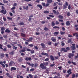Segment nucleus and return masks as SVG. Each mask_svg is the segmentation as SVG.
<instances>
[{"label":"nucleus","instance_id":"f257e3e1","mask_svg":"<svg viewBox=\"0 0 78 78\" xmlns=\"http://www.w3.org/2000/svg\"><path fill=\"white\" fill-rule=\"evenodd\" d=\"M48 64V62H43V63H41L40 65V67H41V69H44V70H45L46 69H47V67L44 66H47Z\"/></svg>","mask_w":78,"mask_h":78},{"label":"nucleus","instance_id":"f03ea898","mask_svg":"<svg viewBox=\"0 0 78 78\" xmlns=\"http://www.w3.org/2000/svg\"><path fill=\"white\" fill-rule=\"evenodd\" d=\"M2 10L0 11V12H1V13H3V14H6V10H5V7H4L3 6H2ZM4 10H5V11H4Z\"/></svg>","mask_w":78,"mask_h":78},{"label":"nucleus","instance_id":"7ed1b4c3","mask_svg":"<svg viewBox=\"0 0 78 78\" xmlns=\"http://www.w3.org/2000/svg\"><path fill=\"white\" fill-rule=\"evenodd\" d=\"M66 48V49H65V48H62V50L61 51H63L64 52H67L68 50H70V48H69V47H67Z\"/></svg>","mask_w":78,"mask_h":78},{"label":"nucleus","instance_id":"20e7f679","mask_svg":"<svg viewBox=\"0 0 78 78\" xmlns=\"http://www.w3.org/2000/svg\"><path fill=\"white\" fill-rule=\"evenodd\" d=\"M63 9H66L67 8V6H68V2H65V4L63 5Z\"/></svg>","mask_w":78,"mask_h":78},{"label":"nucleus","instance_id":"39448f33","mask_svg":"<svg viewBox=\"0 0 78 78\" xmlns=\"http://www.w3.org/2000/svg\"><path fill=\"white\" fill-rule=\"evenodd\" d=\"M74 55H75L74 54L69 53L68 54L69 58L72 59V57H73V56H74Z\"/></svg>","mask_w":78,"mask_h":78},{"label":"nucleus","instance_id":"423d86ee","mask_svg":"<svg viewBox=\"0 0 78 78\" xmlns=\"http://www.w3.org/2000/svg\"><path fill=\"white\" fill-rule=\"evenodd\" d=\"M26 48H27V47H24L23 48V49H22L21 50H20L19 51V52L20 53H21L22 52H25V51H26V50L25 49H26Z\"/></svg>","mask_w":78,"mask_h":78},{"label":"nucleus","instance_id":"0eeeda50","mask_svg":"<svg viewBox=\"0 0 78 78\" xmlns=\"http://www.w3.org/2000/svg\"><path fill=\"white\" fill-rule=\"evenodd\" d=\"M41 55H44L45 56H46L47 57H49V55L48 53H44V52H42L41 53Z\"/></svg>","mask_w":78,"mask_h":78},{"label":"nucleus","instance_id":"6e6552de","mask_svg":"<svg viewBox=\"0 0 78 78\" xmlns=\"http://www.w3.org/2000/svg\"><path fill=\"white\" fill-rule=\"evenodd\" d=\"M41 48H43V49H44L45 48V45L43 43H41Z\"/></svg>","mask_w":78,"mask_h":78},{"label":"nucleus","instance_id":"1a4fd4ad","mask_svg":"<svg viewBox=\"0 0 78 78\" xmlns=\"http://www.w3.org/2000/svg\"><path fill=\"white\" fill-rule=\"evenodd\" d=\"M33 40V38L32 37L29 38L28 40H26L27 42H31Z\"/></svg>","mask_w":78,"mask_h":78},{"label":"nucleus","instance_id":"9d476101","mask_svg":"<svg viewBox=\"0 0 78 78\" xmlns=\"http://www.w3.org/2000/svg\"><path fill=\"white\" fill-rule=\"evenodd\" d=\"M71 62H72V63L73 64V65L76 66V63H75V62H73V61H72L71 62L70 61H68V63L69 64H71Z\"/></svg>","mask_w":78,"mask_h":78},{"label":"nucleus","instance_id":"9b49d317","mask_svg":"<svg viewBox=\"0 0 78 78\" xmlns=\"http://www.w3.org/2000/svg\"><path fill=\"white\" fill-rule=\"evenodd\" d=\"M66 26H69L70 25V21H67L66 23Z\"/></svg>","mask_w":78,"mask_h":78},{"label":"nucleus","instance_id":"f8f14e48","mask_svg":"<svg viewBox=\"0 0 78 78\" xmlns=\"http://www.w3.org/2000/svg\"><path fill=\"white\" fill-rule=\"evenodd\" d=\"M31 59V57H29L28 58V57H26L25 58V60L26 61H30Z\"/></svg>","mask_w":78,"mask_h":78},{"label":"nucleus","instance_id":"ddd939ff","mask_svg":"<svg viewBox=\"0 0 78 78\" xmlns=\"http://www.w3.org/2000/svg\"><path fill=\"white\" fill-rule=\"evenodd\" d=\"M5 33H9L11 32V31L8 29H6L5 31Z\"/></svg>","mask_w":78,"mask_h":78},{"label":"nucleus","instance_id":"4468645a","mask_svg":"<svg viewBox=\"0 0 78 78\" xmlns=\"http://www.w3.org/2000/svg\"><path fill=\"white\" fill-rule=\"evenodd\" d=\"M50 57L52 61H55V58H54V57H53V55H50Z\"/></svg>","mask_w":78,"mask_h":78},{"label":"nucleus","instance_id":"2eb2a0df","mask_svg":"<svg viewBox=\"0 0 78 78\" xmlns=\"http://www.w3.org/2000/svg\"><path fill=\"white\" fill-rule=\"evenodd\" d=\"M70 48L71 49H72V50H75V49H76V47H75V46H71L70 47Z\"/></svg>","mask_w":78,"mask_h":78},{"label":"nucleus","instance_id":"dca6fc26","mask_svg":"<svg viewBox=\"0 0 78 78\" xmlns=\"http://www.w3.org/2000/svg\"><path fill=\"white\" fill-rule=\"evenodd\" d=\"M13 63L14 62H13V61H11L9 63V66H12V64H13Z\"/></svg>","mask_w":78,"mask_h":78},{"label":"nucleus","instance_id":"f3484780","mask_svg":"<svg viewBox=\"0 0 78 78\" xmlns=\"http://www.w3.org/2000/svg\"><path fill=\"white\" fill-rule=\"evenodd\" d=\"M16 70V68L14 67H12L11 68V71H12L13 70Z\"/></svg>","mask_w":78,"mask_h":78},{"label":"nucleus","instance_id":"a211bd4d","mask_svg":"<svg viewBox=\"0 0 78 78\" xmlns=\"http://www.w3.org/2000/svg\"><path fill=\"white\" fill-rule=\"evenodd\" d=\"M73 36H75L76 35V37H78V34L77 33H74L73 34Z\"/></svg>","mask_w":78,"mask_h":78},{"label":"nucleus","instance_id":"6ab92c4d","mask_svg":"<svg viewBox=\"0 0 78 78\" xmlns=\"http://www.w3.org/2000/svg\"><path fill=\"white\" fill-rule=\"evenodd\" d=\"M21 36H22V37H26V35L25 34L21 33Z\"/></svg>","mask_w":78,"mask_h":78},{"label":"nucleus","instance_id":"aec40b11","mask_svg":"<svg viewBox=\"0 0 78 78\" xmlns=\"http://www.w3.org/2000/svg\"><path fill=\"white\" fill-rule=\"evenodd\" d=\"M6 76H8L9 78H12V76H11L10 75H9V73H6Z\"/></svg>","mask_w":78,"mask_h":78},{"label":"nucleus","instance_id":"412c9836","mask_svg":"<svg viewBox=\"0 0 78 78\" xmlns=\"http://www.w3.org/2000/svg\"><path fill=\"white\" fill-rule=\"evenodd\" d=\"M23 8L24 9H26V10H28V6H27L26 8V7L25 6H23Z\"/></svg>","mask_w":78,"mask_h":78},{"label":"nucleus","instance_id":"4be33fe9","mask_svg":"<svg viewBox=\"0 0 78 78\" xmlns=\"http://www.w3.org/2000/svg\"><path fill=\"white\" fill-rule=\"evenodd\" d=\"M19 76H20V78H23V76H21L19 74L17 75V78H19Z\"/></svg>","mask_w":78,"mask_h":78},{"label":"nucleus","instance_id":"5701e85b","mask_svg":"<svg viewBox=\"0 0 78 78\" xmlns=\"http://www.w3.org/2000/svg\"><path fill=\"white\" fill-rule=\"evenodd\" d=\"M58 34H59V33L57 32H55L54 33V34L55 36H57V35Z\"/></svg>","mask_w":78,"mask_h":78},{"label":"nucleus","instance_id":"b1692460","mask_svg":"<svg viewBox=\"0 0 78 78\" xmlns=\"http://www.w3.org/2000/svg\"><path fill=\"white\" fill-rule=\"evenodd\" d=\"M58 18H59V19H63V16H62L61 15H59L58 16Z\"/></svg>","mask_w":78,"mask_h":78},{"label":"nucleus","instance_id":"393cba45","mask_svg":"<svg viewBox=\"0 0 78 78\" xmlns=\"http://www.w3.org/2000/svg\"><path fill=\"white\" fill-rule=\"evenodd\" d=\"M72 74V72H70L69 73H68L66 75V78H68L69 76V75H71Z\"/></svg>","mask_w":78,"mask_h":78},{"label":"nucleus","instance_id":"a878e982","mask_svg":"<svg viewBox=\"0 0 78 78\" xmlns=\"http://www.w3.org/2000/svg\"><path fill=\"white\" fill-rule=\"evenodd\" d=\"M48 3H51L52 2V0H46Z\"/></svg>","mask_w":78,"mask_h":78},{"label":"nucleus","instance_id":"bb28decb","mask_svg":"<svg viewBox=\"0 0 78 78\" xmlns=\"http://www.w3.org/2000/svg\"><path fill=\"white\" fill-rule=\"evenodd\" d=\"M4 56L5 55H4V54H1L0 55V58H3Z\"/></svg>","mask_w":78,"mask_h":78},{"label":"nucleus","instance_id":"cd10ccee","mask_svg":"<svg viewBox=\"0 0 78 78\" xmlns=\"http://www.w3.org/2000/svg\"><path fill=\"white\" fill-rule=\"evenodd\" d=\"M37 6H38V7H39V8H40V9H42V6L41 5H37Z\"/></svg>","mask_w":78,"mask_h":78},{"label":"nucleus","instance_id":"c85d7f7f","mask_svg":"<svg viewBox=\"0 0 78 78\" xmlns=\"http://www.w3.org/2000/svg\"><path fill=\"white\" fill-rule=\"evenodd\" d=\"M18 25H20V26H21V25H24V23L23 22L20 23H19Z\"/></svg>","mask_w":78,"mask_h":78},{"label":"nucleus","instance_id":"c756f323","mask_svg":"<svg viewBox=\"0 0 78 78\" xmlns=\"http://www.w3.org/2000/svg\"><path fill=\"white\" fill-rule=\"evenodd\" d=\"M60 33L61 35H63V34H65V32H62L61 31L60 32Z\"/></svg>","mask_w":78,"mask_h":78},{"label":"nucleus","instance_id":"7c9ffc66","mask_svg":"<svg viewBox=\"0 0 78 78\" xmlns=\"http://www.w3.org/2000/svg\"><path fill=\"white\" fill-rule=\"evenodd\" d=\"M51 40L53 41V42H55L56 41V39H55L53 37H52Z\"/></svg>","mask_w":78,"mask_h":78},{"label":"nucleus","instance_id":"2f4dec72","mask_svg":"<svg viewBox=\"0 0 78 78\" xmlns=\"http://www.w3.org/2000/svg\"><path fill=\"white\" fill-rule=\"evenodd\" d=\"M9 54L11 55H13L14 54V52L13 51H12L11 52L9 53Z\"/></svg>","mask_w":78,"mask_h":78},{"label":"nucleus","instance_id":"473e14b6","mask_svg":"<svg viewBox=\"0 0 78 78\" xmlns=\"http://www.w3.org/2000/svg\"><path fill=\"white\" fill-rule=\"evenodd\" d=\"M53 28L54 29H56V28H57L58 29H59V27L57 26H55L53 27Z\"/></svg>","mask_w":78,"mask_h":78},{"label":"nucleus","instance_id":"72a5a7b5","mask_svg":"<svg viewBox=\"0 0 78 78\" xmlns=\"http://www.w3.org/2000/svg\"><path fill=\"white\" fill-rule=\"evenodd\" d=\"M1 31H4V30H5V27H2L1 28Z\"/></svg>","mask_w":78,"mask_h":78},{"label":"nucleus","instance_id":"f704fd0d","mask_svg":"<svg viewBox=\"0 0 78 78\" xmlns=\"http://www.w3.org/2000/svg\"><path fill=\"white\" fill-rule=\"evenodd\" d=\"M51 25L52 26H55V23L54 22V21H52L51 23Z\"/></svg>","mask_w":78,"mask_h":78},{"label":"nucleus","instance_id":"c9c22d12","mask_svg":"<svg viewBox=\"0 0 78 78\" xmlns=\"http://www.w3.org/2000/svg\"><path fill=\"white\" fill-rule=\"evenodd\" d=\"M44 30L45 31H48V30H49V29H48V28H47V27H44Z\"/></svg>","mask_w":78,"mask_h":78},{"label":"nucleus","instance_id":"e433bc0d","mask_svg":"<svg viewBox=\"0 0 78 78\" xmlns=\"http://www.w3.org/2000/svg\"><path fill=\"white\" fill-rule=\"evenodd\" d=\"M44 14H48V13H49V12L48 11L45 10L44 11Z\"/></svg>","mask_w":78,"mask_h":78},{"label":"nucleus","instance_id":"4c0bfd02","mask_svg":"<svg viewBox=\"0 0 78 78\" xmlns=\"http://www.w3.org/2000/svg\"><path fill=\"white\" fill-rule=\"evenodd\" d=\"M35 2L36 3H39V1H44V0H36Z\"/></svg>","mask_w":78,"mask_h":78},{"label":"nucleus","instance_id":"58836bf2","mask_svg":"<svg viewBox=\"0 0 78 78\" xmlns=\"http://www.w3.org/2000/svg\"><path fill=\"white\" fill-rule=\"evenodd\" d=\"M3 2L4 3H8V1H6L5 0H3Z\"/></svg>","mask_w":78,"mask_h":78},{"label":"nucleus","instance_id":"ea45409f","mask_svg":"<svg viewBox=\"0 0 78 78\" xmlns=\"http://www.w3.org/2000/svg\"><path fill=\"white\" fill-rule=\"evenodd\" d=\"M13 50H17V47L14 46L13 47Z\"/></svg>","mask_w":78,"mask_h":78},{"label":"nucleus","instance_id":"a19ab883","mask_svg":"<svg viewBox=\"0 0 78 78\" xmlns=\"http://www.w3.org/2000/svg\"><path fill=\"white\" fill-rule=\"evenodd\" d=\"M55 66V63H53V64L50 65V67H52Z\"/></svg>","mask_w":78,"mask_h":78},{"label":"nucleus","instance_id":"79ce46f5","mask_svg":"<svg viewBox=\"0 0 78 78\" xmlns=\"http://www.w3.org/2000/svg\"><path fill=\"white\" fill-rule=\"evenodd\" d=\"M30 53L31 54H33L34 53V51L33 50H32L30 51Z\"/></svg>","mask_w":78,"mask_h":78},{"label":"nucleus","instance_id":"37998d69","mask_svg":"<svg viewBox=\"0 0 78 78\" xmlns=\"http://www.w3.org/2000/svg\"><path fill=\"white\" fill-rule=\"evenodd\" d=\"M76 55H77L76 56L74 57V58L75 59H77L78 58V53H76Z\"/></svg>","mask_w":78,"mask_h":78},{"label":"nucleus","instance_id":"c03bdc74","mask_svg":"<svg viewBox=\"0 0 78 78\" xmlns=\"http://www.w3.org/2000/svg\"><path fill=\"white\" fill-rule=\"evenodd\" d=\"M47 44L49 45H51V42L50 41H48V42Z\"/></svg>","mask_w":78,"mask_h":78},{"label":"nucleus","instance_id":"a18cd8bd","mask_svg":"<svg viewBox=\"0 0 78 78\" xmlns=\"http://www.w3.org/2000/svg\"><path fill=\"white\" fill-rule=\"evenodd\" d=\"M14 35L15 36H16V37H19V36H18V34H17V33L15 34Z\"/></svg>","mask_w":78,"mask_h":78},{"label":"nucleus","instance_id":"49530a36","mask_svg":"<svg viewBox=\"0 0 78 78\" xmlns=\"http://www.w3.org/2000/svg\"><path fill=\"white\" fill-rule=\"evenodd\" d=\"M72 41V40H71V39H69L68 40V44H69L70 42H71V41Z\"/></svg>","mask_w":78,"mask_h":78},{"label":"nucleus","instance_id":"de8ad7c7","mask_svg":"<svg viewBox=\"0 0 78 78\" xmlns=\"http://www.w3.org/2000/svg\"><path fill=\"white\" fill-rule=\"evenodd\" d=\"M71 9V6L69 4L68 5V9L70 10Z\"/></svg>","mask_w":78,"mask_h":78},{"label":"nucleus","instance_id":"09e8293b","mask_svg":"<svg viewBox=\"0 0 78 78\" xmlns=\"http://www.w3.org/2000/svg\"><path fill=\"white\" fill-rule=\"evenodd\" d=\"M7 19H8V20H12V18H10L9 17H7Z\"/></svg>","mask_w":78,"mask_h":78},{"label":"nucleus","instance_id":"8fccbe9b","mask_svg":"<svg viewBox=\"0 0 78 78\" xmlns=\"http://www.w3.org/2000/svg\"><path fill=\"white\" fill-rule=\"evenodd\" d=\"M49 17H52V18H53L54 17H55V16L51 15H49Z\"/></svg>","mask_w":78,"mask_h":78},{"label":"nucleus","instance_id":"3c124183","mask_svg":"<svg viewBox=\"0 0 78 78\" xmlns=\"http://www.w3.org/2000/svg\"><path fill=\"white\" fill-rule=\"evenodd\" d=\"M18 61L19 62H21L22 61V58H19Z\"/></svg>","mask_w":78,"mask_h":78},{"label":"nucleus","instance_id":"603ef678","mask_svg":"<svg viewBox=\"0 0 78 78\" xmlns=\"http://www.w3.org/2000/svg\"><path fill=\"white\" fill-rule=\"evenodd\" d=\"M7 46L8 48H11V46L10 44H8Z\"/></svg>","mask_w":78,"mask_h":78},{"label":"nucleus","instance_id":"864d4df0","mask_svg":"<svg viewBox=\"0 0 78 78\" xmlns=\"http://www.w3.org/2000/svg\"><path fill=\"white\" fill-rule=\"evenodd\" d=\"M37 66H38V64L37 63H35V64H34V67H37Z\"/></svg>","mask_w":78,"mask_h":78},{"label":"nucleus","instance_id":"5fc2aeb1","mask_svg":"<svg viewBox=\"0 0 78 78\" xmlns=\"http://www.w3.org/2000/svg\"><path fill=\"white\" fill-rule=\"evenodd\" d=\"M53 13H54V14H56V10H53L52 11Z\"/></svg>","mask_w":78,"mask_h":78},{"label":"nucleus","instance_id":"6e6d98bb","mask_svg":"<svg viewBox=\"0 0 78 78\" xmlns=\"http://www.w3.org/2000/svg\"><path fill=\"white\" fill-rule=\"evenodd\" d=\"M55 24L56 25H59V22L58 21H56Z\"/></svg>","mask_w":78,"mask_h":78},{"label":"nucleus","instance_id":"4d7b16f0","mask_svg":"<svg viewBox=\"0 0 78 78\" xmlns=\"http://www.w3.org/2000/svg\"><path fill=\"white\" fill-rule=\"evenodd\" d=\"M44 60L45 61H48L49 60V58H47L45 59Z\"/></svg>","mask_w":78,"mask_h":78},{"label":"nucleus","instance_id":"13d9d810","mask_svg":"<svg viewBox=\"0 0 78 78\" xmlns=\"http://www.w3.org/2000/svg\"><path fill=\"white\" fill-rule=\"evenodd\" d=\"M3 19L4 22H6V18L3 17Z\"/></svg>","mask_w":78,"mask_h":78},{"label":"nucleus","instance_id":"bf43d9fd","mask_svg":"<svg viewBox=\"0 0 78 78\" xmlns=\"http://www.w3.org/2000/svg\"><path fill=\"white\" fill-rule=\"evenodd\" d=\"M34 69L32 68V69H31L30 70V72H33V71H34Z\"/></svg>","mask_w":78,"mask_h":78},{"label":"nucleus","instance_id":"052dcab7","mask_svg":"<svg viewBox=\"0 0 78 78\" xmlns=\"http://www.w3.org/2000/svg\"><path fill=\"white\" fill-rule=\"evenodd\" d=\"M30 66H31V67H34V64L33 63L30 64Z\"/></svg>","mask_w":78,"mask_h":78},{"label":"nucleus","instance_id":"680f3d73","mask_svg":"<svg viewBox=\"0 0 78 78\" xmlns=\"http://www.w3.org/2000/svg\"><path fill=\"white\" fill-rule=\"evenodd\" d=\"M66 70H64L63 69V73H66Z\"/></svg>","mask_w":78,"mask_h":78},{"label":"nucleus","instance_id":"e2e57ef3","mask_svg":"<svg viewBox=\"0 0 78 78\" xmlns=\"http://www.w3.org/2000/svg\"><path fill=\"white\" fill-rule=\"evenodd\" d=\"M0 48L1 50H3V48H2V45L0 44Z\"/></svg>","mask_w":78,"mask_h":78},{"label":"nucleus","instance_id":"0e129e2a","mask_svg":"<svg viewBox=\"0 0 78 78\" xmlns=\"http://www.w3.org/2000/svg\"><path fill=\"white\" fill-rule=\"evenodd\" d=\"M29 77L30 78H33V76H32L31 75V74H29Z\"/></svg>","mask_w":78,"mask_h":78},{"label":"nucleus","instance_id":"69168bd1","mask_svg":"<svg viewBox=\"0 0 78 78\" xmlns=\"http://www.w3.org/2000/svg\"><path fill=\"white\" fill-rule=\"evenodd\" d=\"M67 73H70V72H71V70L70 69H69L67 72Z\"/></svg>","mask_w":78,"mask_h":78},{"label":"nucleus","instance_id":"338daca9","mask_svg":"<svg viewBox=\"0 0 78 78\" xmlns=\"http://www.w3.org/2000/svg\"><path fill=\"white\" fill-rule=\"evenodd\" d=\"M56 15H59V12H56V13H55Z\"/></svg>","mask_w":78,"mask_h":78},{"label":"nucleus","instance_id":"774afa93","mask_svg":"<svg viewBox=\"0 0 78 78\" xmlns=\"http://www.w3.org/2000/svg\"><path fill=\"white\" fill-rule=\"evenodd\" d=\"M67 16H70V12H68L67 13Z\"/></svg>","mask_w":78,"mask_h":78}]
</instances>
